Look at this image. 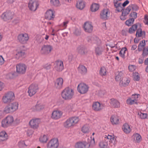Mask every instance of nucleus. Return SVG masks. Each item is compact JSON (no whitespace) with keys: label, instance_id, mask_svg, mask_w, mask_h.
Returning <instances> with one entry per match:
<instances>
[{"label":"nucleus","instance_id":"nucleus-34","mask_svg":"<svg viewBox=\"0 0 148 148\" xmlns=\"http://www.w3.org/2000/svg\"><path fill=\"white\" fill-rule=\"evenodd\" d=\"M13 112L16 111L18 108V104L17 102H14L9 104Z\"/></svg>","mask_w":148,"mask_h":148},{"label":"nucleus","instance_id":"nucleus-2","mask_svg":"<svg viewBox=\"0 0 148 148\" xmlns=\"http://www.w3.org/2000/svg\"><path fill=\"white\" fill-rule=\"evenodd\" d=\"M74 90L69 87H67L63 90L61 92V96L65 100L69 101L72 99L74 97Z\"/></svg>","mask_w":148,"mask_h":148},{"label":"nucleus","instance_id":"nucleus-41","mask_svg":"<svg viewBox=\"0 0 148 148\" xmlns=\"http://www.w3.org/2000/svg\"><path fill=\"white\" fill-rule=\"evenodd\" d=\"M145 31H142L141 28L138 29L137 31L136 34V36L137 37H144L145 36Z\"/></svg>","mask_w":148,"mask_h":148},{"label":"nucleus","instance_id":"nucleus-57","mask_svg":"<svg viewBox=\"0 0 148 148\" xmlns=\"http://www.w3.org/2000/svg\"><path fill=\"white\" fill-rule=\"evenodd\" d=\"M143 22L145 25L148 26V16L147 15H145Z\"/></svg>","mask_w":148,"mask_h":148},{"label":"nucleus","instance_id":"nucleus-28","mask_svg":"<svg viewBox=\"0 0 148 148\" xmlns=\"http://www.w3.org/2000/svg\"><path fill=\"white\" fill-rule=\"evenodd\" d=\"M85 6L84 1L82 0H79L77 1L76 4V7L79 10H82L85 8Z\"/></svg>","mask_w":148,"mask_h":148},{"label":"nucleus","instance_id":"nucleus-53","mask_svg":"<svg viewBox=\"0 0 148 148\" xmlns=\"http://www.w3.org/2000/svg\"><path fill=\"white\" fill-rule=\"evenodd\" d=\"M142 55L144 57L148 55V46L143 49Z\"/></svg>","mask_w":148,"mask_h":148},{"label":"nucleus","instance_id":"nucleus-39","mask_svg":"<svg viewBox=\"0 0 148 148\" xmlns=\"http://www.w3.org/2000/svg\"><path fill=\"white\" fill-rule=\"evenodd\" d=\"M77 49L79 53L81 55H84L87 53V50L86 48L82 46H79Z\"/></svg>","mask_w":148,"mask_h":148},{"label":"nucleus","instance_id":"nucleus-12","mask_svg":"<svg viewBox=\"0 0 148 148\" xmlns=\"http://www.w3.org/2000/svg\"><path fill=\"white\" fill-rule=\"evenodd\" d=\"M19 41L23 44H26L29 39V36L27 34L21 33L19 34L17 37Z\"/></svg>","mask_w":148,"mask_h":148},{"label":"nucleus","instance_id":"nucleus-14","mask_svg":"<svg viewBox=\"0 0 148 148\" xmlns=\"http://www.w3.org/2000/svg\"><path fill=\"white\" fill-rule=\"evenodd\" d=\"M39 5V3L37 1L30 0L28 3V7L31 10L35 11L38 8Z\"/></svg>","mask_w":148,"mask_h":148},{"label":"nucleus","instance_id":"nucleus-6","mask_svg":"<svg viewBox=\"0 0 148 148\" xmlns=\"http://www.w3.org/2000/svg\"><path fill=\"white\" fill-rule=\"evenodd\" d=\"M140 98V95L139 94H134L128 97L126 100V103L127 104L129 105H132L135 104H137Z\"/></svg>","mask_w":148,"mask_h":148},{"label":"nucleus","instance_id":"nucleus-54","mask_svg":"<svg viewBox=\"0 0 148 148\" xmlns=\"http://www.w3.org/2000/svg\"><path fill=\"white\" fill-rule=\"evenodd\" d=\"M62 112L60 110H56V119H60L62 116Z\"/></svg>","mask_w":148,"mask_h":148},{"label":"nucleus","instance_id":"nucleus-18","mask_svg":"<svg viewBox=\"0 0 148 148\" xmlns=\"http://www.w3.org/2000/svg\"><path fill=\"white\" fill-rule=\"evenodd\" d=\"M45 16L47 20H53L55 16V11L50 9L48 10L45 13Z\"/></svg>","mask_w":148,"mask_h":148},{"label":"nucleus","instance_id":"nucleus-42","mask_svg":"<svg viewBox=\"0 0 148 148\" xmlns=\"http://www.w3.org/2000/svg\"><path fill=\"white\" fill-rule=\"evenodd\" d=\"M134 7V5H130L127 7L125 9L123 10L122 12L127 15L129 14L131 10L133 9Z\"/></svg>","mask_w":148,"mask_h":148},{"label":"nucleus","instance_id":"nucleus-20","mask_svg":"<svg viewBox=\"0 0 148 148\" xmlns=\"http://www.w3.org/2000/svg\"><path fill=\"white\" fill-rule=\"evenodd\" d=\"M110 103L113 108H117L120 107V103L117 99L112 98L110 99Z\"/></svg>","mask_w":148,"mask_h":148},{"label":"nucleus","instance_id":"nucleus-13","mask_svg":"<svg viewBox=\"0 0 148 148\" xmlns=\"http://www.w3.org/2000/svg\"><path fill=\"white\" fill-rule=\"evenodd\" d=\"M15 58L18 60H22L25 58L26 54L25 51L22 50L16 49L14 51Z\"/></svg>","mask_w":148,"mask_h":148},{"label":"nucleus","instance_id":"nucleus-32","mask_svg":"<svg viewBox=\"0 0 148 148\" xmlns=\"http://www.w3.org/2000/svg\"><path fill=\"white\" fill-rule=\"evenodd\" d=\"M77 69L79 72L83 75H85L87 72L86 68L82 65H79Z\"/></svg>","mask_w":148,"mask_h":148},{"label":"nucleus","instance_id":"nucleus-1","mask_svg":"<svg viewBox=\"0 0 148 148\" xmlns=\"http://www.w3.org/2000/svg\"><path fill=\"white\" fill-rule=\"evenodd\" d=\"M104 140L101 141L99 143V146L100 148H108V141L109 142L110 145L112 147L115 146L116 143V139L114 135L106 134L103 136Z\"/></svg>","mask_w":148,"mask_h":148},{"label":"nucleus","instance_id":"nucleus-36","mask_svg":"<svg viewBox=\"0 0 148 148\" xmlns=\"http://www.w3.org/2000/svg\"><path fill=\"white\" fill-rule=\"evenodd\" d=\"M99 8V5L98 4L93 3L90 7V10L92 12H95L98 10Z\"/></svg>","mask_w":148,"mask_h":148},{"label":"nucleus","instance_id":"nucleus-27","mask_svg":"<svg viewBox=\"0 0 148 148\" xmlns=\"http://www.w3.org/2000/svg\"><path fill=\"white\" fill-rule=\"evenodd\" d=\"M130 82V80L128 78L124 77L119 82V84L121 86H126L128 85Z\"/></svg>","mask_w":148,"mask_h":148},{"label":"nucleus","instance_id":"nucleus-50","mask_svg":"<svg viewBox=\"0 0 148 148\" xmlns=\"http://www.w3.org/2000/svg\"><path fill=\"white\" fill-rule=\"evenodd\" d=\"M18 146L20 148H25L27 145L25 144L24 141H21L18 143Z\"/></svg>","mask_w":148,"mask_h":148},{"label":"nucleus","instance_id":"nucleus-37","mask_svg":"<svg viewBox=\"0 0 148 148\" xmlns=\"http://www.w3.org/2000/svg\"><path fill=\"white\" fill-rule=\"evenodd\" d=\"M104 50V49L101 47H96L95 50L96 55L97 56L101 55Z\"/></svg>","mask_w":148,"mask_h":148},{"label":"nucleus","instance_id":"nucleus-29","mask_svg":"<svg viewBox=\"0 0 148 148\" xmlns=\"http://www.w3.org/2000/svg\"><path fill=\"white\" fill-rule=\"evenodd\" d=\"M110 120L112 125H117L119 123V118L116 115H112L110 117Z\"/></svg>","mask_w":148,"mask_h":148},{"label":"nucleus","instance_id":"nucleus-7","mask_svg":"<svg viewBox=\"0 0 148 148\" xmlns=\"http://www.w3.org/2000/svg\"><path fill=\"white\" fill-rule=\"evenodd\" d=\"M27 65L23 63H19L16 65V71L20 75H23L25 73L27 69Z\"/></svg>","mask_w":148,"mask_h":148},{"label":"nucleus","instance_id":"nucleus-10","mask_svg":"<svg viewBox=\"0 0 148 148\" xmlns=\"http://www.w3.org/2000/svg\"><path fill=\"white\" fill-rule=\"evenodd\" d=\"M14 13L10 11H6L1 15L2 19L5 21H9L12 20L14 16Z\"/></svg>","mask_w":148,"mask_h":148},{"label":"nucleus","instance_id":"nucleus-4","mask_svg":"<svg viewBox=\"0 0 148 148\" xmlns=\"http://www.w3.org/2000/svg\"><path fill=\"white\" fill-rule=\"evenodd\" d=\"M95 145V142L94 138L91 139L90 143L84 141H79L76 143L74 145L75 148H89Z\"/></svg>","mask_w":148,"mask_h":148},{"label":"nucleus","instance_id":"nucleus-31","mask_svg":"<svg viewBox=\"0 0 148 148\" xmlns=\"http://www.w3.org/2000/svg\"><path fill=\"white\" fill-rule=\"evenodd\" d=\"M132 137L133 139V142L134 143H139L142 140L141 136L138 133L134 134Z\"/></svg>","mask_w":148,"mask_h":148},{"label":"nucleus","instance_id":"nucleus-48","mask_svg":"<svg viewBox=\"0 0 148 148\" xmlns=\"http://www.w3.org/2000/svg\"><path fill=\"white\" fill-rule=\"evenodd\" d=\"M137 28V25L136 24L134 25L129 29L128 32L130 34H132L134 32Z\"/></svg>","mask_w":148,"mask_h":148},{"label":"nucleus","instance_id":"nucleus-43","mask_svg":"<svg viewBox=\"0 0 148 148\" xmlns=\"http://www.w3.org/2000/svg\"><path fill=\"white\" fill-rule=\"evenodd\" d=\"M106 69L104 66L101 67L99 71V74L102 76H106Z\"/></svg>","mask_w":148,"mask_h":148},{"label":"nucleus","instance_id":"nucleus-33","mask_svg":"<svg viewBox=\"0 0 148 148\" xmlns=\"http://www.w3.org/2000/svg\"><path fill=\"white\" fill-rule=\"evenodd\" d=\"M47 148H56V138H53L48 142L47 145Z\"/></svg>","mask_w":148,"mask_h":148},{"label":"nucleus","instance_id":"nucleus-45","mask_svg":"<svg viewBox=\"0 0 148 148\" xmlns=\"http://www.w3.org/2000/svg\"><path fill=\"white\" fill-rule=\"evenodd\" d=\"M123 76V74L121 72H119L115 76V79L116 81H120V80H122V78L124 77Z\"/></svg>","mask_w":148,"mask_h":148},{"label":"nucleus","instance_id":"nucleus-58","mask_svg":"<svg viewBox=\"0 0 148 148\" xmlns=\"http://www.w3.org/2000/svg\"><path fill=\"white\" fill-rule=\"evenodd\" d=\"M42 36L43 40H48L50 38L49 35L47 34H43Z\"/></svg>","mask_w":148,"mask_h":148},{"label":"nucleus","instance_id":"nucleus-16","mask_svg":"<svg viewBox=\"0 0 148 148\" xmlns=\"http://www.w3.org/2000/svg\"><path fill=\"white\" fill-rule=\"evenodd\" d=\"M53 49L52 46L50 45H44L41 48L40 52L42 54H48L51 52Z\"/></svg>","mask_w":148,"mask_h":148},{"label":"nucleus","instance_id":"nucleus-40","mask_svg":"<svg viewBox=\"0 0 148 148\" xmlns=\"http://www.w3.org/2000/svg\"><path fill=\"white\" fill-rule=\"evenodd\" d=\"M146 45L145 41V40H143L141 41L138 47V49L139 51H141L143 49L145 48V47Z\"/></svg>","mask_w":148,"mask_h":148},{"label":"nucleus","instance_id":"nucleus-51","mask_svg":"<svg viewBox=\"0 0 148 148\" xmlns=\"http://www.w3.org/2000/svg\"><path fill=\"white\" fill-rule=\"evenodd\" d=\"M134 79L135 81H138L140 79L139 74L138 73H133Z\"/></svg>","mask_w":148,"mask_h":148},{"label":"nucleus","instance_id":"nucleus-35","mask_svg":"<svg viewBox=\"0 0 148 148\" xmlns=\"http://www.w3.org/2000/svg\"><path fill=\"white\" fill-rule=\"evenodd\" d=\"M88 41L89 42L97 45L99 44L100 41L98 37L95 36L91 37L90 38L88 39Z\"/></svg>","mask_w":148,"mask_h":148},{"label":"nucleus","instance_id":"nucleus-17","mask_svg":"<svg viewBox=\"0 0 148 148\" xmlns=\"http://www.w3.org/2000/svg\"><path fill=\"white\" fill-rule=\"evenodd\" d=\"M84 31L87 33H91L93 30V26L92 23L90 22H86L83 25Z\"/></svg>","mask_w":148,"mask_h":148},{"label":"nucleus","instance_id":"nucleus-11","mask_svg":"<svg viewBox=\"0 0 148 148\" xmlns=\"http://www.w3.org/2000/svg\"><path fill=\"white\" fill-rule=\"evenodd\" d=\"M40 122L39 119L33 118L30 120L29 124L31 128L34 129H37L39 127Z\"/></svg>","mask_w":148,"mask_h":148},{"label":"nucleus","instance_id":"nucleus-56","mask_svg":"<svg viewBox=\"0 0 148 148\" xmlns=\"http://www.w3.org/2000/svg\"><path fill=\"white\" fill-rule=\"evenodd\" d=\"M69 22L68 20H65L64 21L62 25V27L64 28H66L67 26V25Z\"/></svg>","mask_w":148,"mask_h":148},{"label":"nucleus","instance_id":"nucleus-59","mask_svg":"<svg viewBox=\"0 0 148 148\" xmlns=\"http://www.w3.org/2000/svg\"><path fill=\"white\" fill-rule=\"evenodd\" d=\"M14 74L13 73H9L6 75V78L7 79H11L13 78Z\"/></svg>","mask_w":148,"mask_h":148},{"label":"nucleus","instance_id":"nucleus-62","mask_svg":"<svg viewBox=\"0 0 148 148\" xmlns=\"http://www.w3.org/2000/svg\"><path fill=\"white\" fill-rule=\"evenodd\" d=\"M127 29H125L122 30L121 33L123 35L126 36L127 35Z\"/></svg>","mask_w":148,"mask_h":148},{"label":"nucleus","instance_id":"nucleus-23","mask_svg":"<svg viewBox=\"0 0 148 148\" xmlns=\"http://www.w3.org/2000/svg\"><path fill=\"white\" fill-rule=\"evenodd\" d=\"M64 69L63 63L61 60H58L56 61V71L58 72H61Z\"/></svg>","mask_w":148,"mask_h":148},{"label":"nucleus","instance_id":"nucleus-15","mask_svg":"<svg viewBox=\"0 0 148 148\" xmlns=\"http://www.w3.org/2000/svg\"><path fill=\"white\" fill-rule=\"evenodd\" d=\"M38 89L37 85L34 84L31 85L28 88V92L29 95L30 97L36 94Z\"/></svg>","mask_w":148,"mask_h":148},{"label":"nucleus","instance_id":"nucleus-38","mask_svg":"<svg viewBox=\"0 0 148 148\" xmlns=\"http://www.w3.org/2000/svg\"><path fill=\"white\" fill-rule=\"evenodd\" d=\"M48 140V135L45 134L41 135L39 138V141L42 143H46Z\"/></svg>","mask_w":148,"mask_h":148},{"label":"nucleus","instance_id":"nucleus-61","mask_svg":"<svg viewBox=\"0 0 148 148\" xmlns=\"http://www.w3.org/2000/svg\"><path fill=\"white\" fill-rule=\"evenodd\" d=\"M127 15L122 12L121 15L120 16V18L122 20H124L127 18Z\"/></svg>","mask_w":148,"mask_h":148},{"label":"nucleus","instance_id":"nucleus-30","mask_svg":"<svg viewBox=\"0 0 148 148\" xmlns=\"http://www.w3.org/2000/svg\"><path fill=\"white\" fill-rule=\"evenodd\" d=\"M63 81L61 78H59L56 80V89L60 90L63 87Z\"/></svg>","mask_w":148,"mask_h":148},{"label":"nucleus","instance_id":"nucleus-9","mask_svg":"<svg viewBox=\"0 0 148 148\" xmlns=\"http://www.w3.org/2000/svg\"><path fill=\"white\" fill-rule=\"evenodd\" d=\"M89 87L88 85L83 83H80L77 87L78 91L81 94L86 93L88 90Z\"/></svg>","mask_w":148,"mask_h":148},{"label":"nucleus","instance_id":"nucleus-21","mask_svg":"<svg viewBox=\"0 0 148 148\" xmlns=\"http://www.w3.org/2000/svg\"><path fill=\"white\" fill-rule=\"evenodd\" d=\"M92 109L95 111H99L103 108V105L99 102H95L92 105Z\"/></svg>","mask_w":148,"mask_h":148},{"label":"nucleus","instance_id":"nucleus-47","mask_svg":"<svg viewBox=\"0 0 148 148\" xmlns=\"http://www.w3.org/2000/svg\"><path fill=\"white\" fill-rule=\"evenodd\" d=\"M4 112L6 114L8 113H12L13 112L11 109L9 104L6 106L4 108Z\"/></svg>","mask_w":148,"mask_h":148},{"label":"nucleus","instance_id":"nucleus-5","mask_svg":"<svg viewBox=\"0 0 148 148\" xmlns=\"http://www.w3.org/2000/svg\"><path fill=\"white\" fill-rule=\"evenodd\" d=\"M14 118L11 115H8L3 119L1 123V126L6 128L12 126L14 122Z\"/></svg>","mask_w":148,"mask_h":148},{"label":"nucleus","instance_id":"nucleus-63","mask_svg":"<svg viewBox=\"0 0 148 148\" xmlns=\"http://www.w3.org/2000/svg\"><path fill=\"white\" fill-rule=\"evenodd\" d=\"M4 62L5 60L3 57L0 56V66L4 64Z\"/></svg>","mask_w":148,"mask_h":148},{"label":"nucleus","instance_id":"nucleus-26","mask_svg":"<svg viewBox=\"0 0 148 148\" xmlns=\"http://www.w3.org/2000/svg\"><path fill=\"white\" fill-rule=\"evenodd\" d=\"M8 138V134L4 130L0 132V142H2L7 140Z\"/></svg>","mask_w":148,"mask_h":148},{"label":"nucleus","instance_id":"nucleus-25","mask_svg":"<svg viewBox=\"0 0 148 148\" xmlns=\"http://www.w3.org/2000/svg\"><path fill=\"white\" fill-rule=\"evenodd\" d=\"M114 4L116 8L115 10L117 12H121L123 9L122 4L120 3H118L117 1L114 0Z\"/></svg>","mask_w":148,"mask_h":148},{"label":"nucleus","instance_id":"nucleus-55","mask_svg":"<svg viewBox=\"0 0 148 148\" xmlns=\"http://www.w3.org/2000/svg\"><path fill=\"white\" fill-rule=\"evenodd\" d=\"M136 66L134 65H130L128 67L129 70L132 72L134 71L136 69Z\"/></svg>","mask_w":148,"mask_h":148},{"label":"nucleus","instance_id":"nucleus-22","mask_svg":"<svg viewBox=\"0 0 148 148\" xmlns=\"http://www.w3.org/2000/svg\"><path fill=\"white\" fill-rule=\"evenodd\" d=\"M44 108V106L42 104L38 102L34 106L31 108L30 110L32 112L40 111Z\"/></svg>","mask_w":148,"mask_h":148},{"label":"nucleus","instance_id":"nucleus-46","mask_svg":"<svg viewBox=\"0 0 148 148\" xmlns=\"http://www.w3.org/2000/svg\"><path fill=\"white\" fill-rule=\"evenodd\" d=\"M89 127L88 125L83 126L82 128V131L84 133H87L89 132Z\"/></svg>","mask_w":148,"mask_h":148},{"label":"nucleus","instance_id":"nucleus-3","mask_svg":"<svg viewBox=\"0 0 148 148\" xmlns=\"http://www.w3.org/2000/svg\"><path fill=\"white\" fill-rule=\"evenodd\" d=\"M79 120L78 117L73 116L70 117L64 122L63 126L66 129L71 128L77 124Z\"/></svg>","mask_w":148,"mask_h":148},{"label":"nucleus","instance_id":"nucleus-60","mask_svg":"<svg viewBox=\"0 0 148 148\" xmlns=\"http://www.w3.org/2000/svg\"><path fill=\"white\" fill-rule=\"evenodd\" d=\"M130 15L131 17L133 18H134H134H137V13L136 12H131L130 13Z\"/></svg>","mask_w":148,"mask_h":148},{"label":"nucleus","instance_id":"nucleus-8","mask_svg":"<svg viewBox=\"0 0 148 148\" xmlns=\"http://www.w3.org/2000/svg\"><path fill=\"white\" fill-rule=\"evenodd\" d=\"M14 97V93L12 92H9L5 94L2 98V100L4 103H7L13 100Z\"/></svg>","mask_w":148,"mask_h":148},{"label":"nucleus","instance_id":"nucleus-24","mask_svg":"<svg viewBox=\"0 0 148 148\" xmlns=\"http://www.w3.org/2000/svg\"><path fill=\"white\" fill-rule=\"evenodd\" d=\"M122 130L125 134H128L131 132L132 129L130 125L125 123L122 126Z\"/></svg>","mask_w":148,"mask_h":148},{"label":"nucleus","instance_id":"nucleus-19","mask_svg":"<svg viewBox=\"0 0 148 148\" xmlns=\"http://www.w3.org/2000/svg\"><path fill=\"white\" fill-rule=\"evenodd\" d=\"M110 14V12L108 9H104L101 10L100 14V18L103 20L108 19Z\"/></svg>","mask_w":148,"mask_h":148},{"label":"nucleus","instance_id":"nucleus-52","mask_svg":"<svg viewBox=\"0 0 148 148\" xmlns=\"http://www.w3.org/2000/svg\"><path fill=\"white\" fill-rule=\"evenodd\" d=\"M138 115L139 116L140 118L142 119H144L147 118V114L146 113H143L141 112H139Z\"/></svg>","mask_w":148,"mask_h":148},{"label":"nucleus","instance_id":"nucleus-49","mask_svg":"<svg viewBox=\"0 0 148 148\" xmlns=\"http://www.w3.org/2000/svg\"><path fill=\"white\" fill-rule=\"evenodd\" d=\"M134 21V18H131L127 20L125 22V24L127 25L130 26L133 23Z\"/></svg>","mask_w":148,"mask_h":148},{"label":"nucleus","instance_id":"nucleus-44","mask_svg":"<svg viewBox=\"0 0 148 148\" xmlns=\"http://www.w3.org/2000/svg\"><path fill=\"white\" fill-rule=\"evenodd\" d=\"M127 51V49L126 47H124L122 48L120 51L119 55L122 58H124L125 57V53Z\"/></svg>","mask_w":148,"mask_h":148},{"label":"nucleus","instance_id":"nucleus-64","mask_svg":"<svg viewBox=\"0 0 148 148\" xmlns=\"http://www.w3.org/2000/svg\"><path fill=\"white\" fill-rule=\"evenodd\" d=\"M113 43H110L109 46L111 48H113L116 47V45H117V43L116 42H114L113 41Z\"/></svg>","mask_w":148,"mask_h":148}]
</instances>
